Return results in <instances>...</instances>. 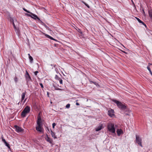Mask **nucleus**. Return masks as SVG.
<instances>
[{"label": "nucleus", "mask_w": 152, "mask_h": 152, "mask_svg": "<svg viewBox=\"0 0 152 152\" xmlns=\"http://www.w3.org/2000/svg\"><path fill=\"white\" fill-rule=\"evenodd\" d=\"M29 58L30 60L31 63H32V62L33 61V58L31 56H30V57H29Z\"/></svg>", "instance_id": "obj_19"}, {"label": "nucleus", "mask_w": 152, "mask_h": 152, "mask_svg": "<svg viewBox=\"0 0 152 152\" xmlns=\"http://www.w3.org/2000/svg\"><path fill=\"white\" fill-rule=\"evenodd\" d=\"M28 56L29 57H30V56H31L30 55V54H28Z\"/></svg>", "instance_id": "obj_41"}, {"label": "nucleus", "mask_w": 152, "mask_h": 152, "mask_svg": "<svg viewBox=\"0 0 152 152\" xmlns=\"http://www.w3.org/2000/svg\"><path fill=\"white\" fill-rule=\"evenodd\" d=\"M30 14L31 15L28 14H26V15L27 16L31 17V18H32L33 19H34L36 20V19H37L39 20L40 21V20L39 19V18L37 17V15H35L34 14L31 12V13H30Z\"/></svg>", "instance_id": "obj_5"}, {"label": "nucleus", "mask_w": 152, "mask_h": 152, "mask_svg": "<svg viewBox=\"0 0 152 152\" xmlns=\"http://www.w3.org/2000/svg\"><path fill=\"white\" fill-rule=\"evenodd\" d=\"M51 135L52 137H53L54 139H56L57 138V137L55 135V133L52 131H51Z\"/></svg>", "instance_id": "obj_16"}, {"label": "nucleus", "mask_w": 152, "mask_h": 152, "mask_svg": "<svg viewBox=\"0 0 152 152\" xmlns=\"http://www.w3.org/2000/svg\"><path fill=\"white\" fill-rule=\"evenodd\" d=\"M112 101L116 104L119 108L122 110H124L126 109V106L125 105V104H123L121 102L115 99H113Z\"/></svg>", "instance_id": "obj_1"}, {"label": "nucleus", "mask_w": 152, "mask_h": 152, "mask_svg": "<svg viewBox=\"0 0 152 152\" xmlns=\"http://www.w3.org/2000/svg\"><path fill=\"white\" fill-rule=\"evenodd\" d=\"M12 24H13V26L14 28L15 29V31H16V27L15 26V25L14 22H13Z\"/></svg>", "instance_id": "obj_27"}, {"label": "nucleus", "mask_w": 152, "mask_h": 152, "mask_svg": "<svg viewBox=\"0 0 152 152\" xmlns=\"http://www.w3.org/2000/svg\"><path fill=\"white\" fill-rule=\"evenodd\" d=\"M47 94L48 95V96H49V93L48 92H47Z\"/></svg>", "instance_id": "obj_42"}, {"label": "nucleus", "mask_w": 152, "mask_h": 152, "mask_svg": "<svg viewBox=\"0 0 152 152\" xmlns=\"http://www.w3.org/2000/svg\"><path fill=\"white\" fill-rule=\"evenodd\" d=\"M40 86H41V87L42 88H43V84L42 83H40Z\"/></svg>", "instance_id": "obj_33"}, {"label": "nucleus", "mask_w": 152, "mask_h": 152, "mask_svg": "<svg viewBox=\"0 0 152 152\" xmlns=\"http://www.w3.org/2000/svg\"><path fill=\"white\" fill-rule=\"evenodd\" d=\"M102 128V125L100 124L98 127L96 128L95 130L96 131H98L101 130Z\"/></svg>", "instance_id": "obj_10"}, {"label": "nucleus", "mask_w": 152, "mask_h": 152, "mask_svg": "<svg viewBox=\"0 0 152 152\" xmlns=\"http://www.w3.org/2000/svg\"><path fill=\"white\" fill-rule=\"evenodd\" d=\"M147 69H148V70L149 71L151 74L152 75V72L151 71V70L150 68L148 66L147 67Z\"/></svg>", "instance_id": "obj_20"}, {"label": "nucleus", "mask_w": 152, "mask_h": 152, "mask_svg": "<svg viewBox=\"0 0 152 152\" xmlns=\"http://www.w3.org/2000/svg\"><path fill=\"white\" fill-rule=\"evenodd\" d=\"M148 12L149 16L151 19V21L152 22V10H149Z\"/></svg>", "instance_id": "obj_12"}, {"label": "nucleus", "mask_w": 152, "mask_h": 152, "mask_svg": "<svg viewBox=\"0 0 152 152\" xmlns=\"http://www.w3.org/2000/svg\"><path fill=\"white\" fill-rule=\"evenodd\" d=\"M23 9L24 10V11H25V12H27L28 13H31V12H30V11H28L27 10H26V9H25V8H23Z\"/></svg>", "instance_id": "obj_26"}, {"label": "nucleus", "mask_w": 152, "mask_h": 152, "mask_svg": "<svg viewBox=\"0 0 152 152\" xmlns=\"http://www.w3.org/2000/svg\"><path fill=\"white\" fill-rule=\"evenodd\" d=\"M107 128L108 131L112 133H114L115 132V129L114 125L112 123H108L107 124Z\"/></svg>", "instance_id": "obj_2"}, {"label": "nucleus", "mask_w": 152, "mask_h": 152, "mask_svg": "<svg viewBox=\"0 0 152 152\" xmlns=\"http://www.w3.org/2000/svg\"><path fill=\"white\" fill-rule=\"evenodd\" d=\"M93 83L95 85H96L97 84V83L96 82H93Z\"/></svg>", "instance_id": "obj_35"}, {"label": "nucleus", "mask_w": 152, "mask_h": 152, "mask_svg": "<svg viewBox=\"0 0 152 152\" xmlns=\"http://www.w3.org/2000/svg\"><path fill=\"white\" fill-rule=\"evenodd\" d=\"M42 125H37V126L36 127V129L38 131L40 132H42Z\"/></svg>", "instance_id": "obj_9"}, {"label": "nucleus", "mask_w": 152, "mask_h": 152, "mask_svg": "<svg viewBox=\"0 0 152 152\" xmlns=\"http://www.w3.org/2000/svg\"><path fill=\"white\" fill-rule=\"evenodd\" d=\"M125 115H129V114H127V113H126Z\"/></svg>", "instance_id": "obj_40"}, {"label": "nucleus", "mask_w": 152, "mask_h": 152, "mask_svg": "<svg viewBox=\"0 0 152 152\" xmlns=\"http://www.w3.org/2000/svg\"><path fill=\"white\" fill-rule=\"evenodd\" d=\"M59 82L61 84H62L63 83L62 80L61 79L59 80Z\"/></svg>", "instance_id": "obj_30"}, {"label": "nucleus", "mask_w": 152, "mask_h": 152, "mask_svg": "<svg viewBox=\"0 0 152 152\" xmlns=\"http://www.w3.org/2000/svg\"><path fill=\"white\" fill-rule=\"evenodd\" d=\"M56 125V124L55 123H53L52 124L53 128L54 129L55 126Z\"/></svg>", "instance_id": "obj_29"}, {"label": "nucleus", "mask_w": 152, "mask_h": 152, "mask_svg": "<svg viewBox=\"0 0 152 152\" xmlns=\"http://www.w3.org/2000/svg\"><path fill=\"white\" fill-rule=\"evenodd\" d=\"M142 12H143L144 14V15H145V12H144V9H143L142 10Z\"/></svg>", "instance_id": "obj_38"}, {"label": "nucleus", "mask_w": 152, "mask_h": 152, "mask_svg": "<svg viewBox=\"0 0 152 152\" xmlns=\"http://www.w3.org/2000/svg\"><path fill=\"white\" fill-rule=\"evenodd\" d=\"M76 104L77 105H80L77 102Z\"/></svg>", "instance_id": "obj_36"}, {"label": "nucleus", "mask_w": 152, "mask_h": 152, "mask_svg": "<svg viewBox=\"0 0 152 152\" xmlns=\"http://www.w3.org/2000/svg\"><path fill=\"white\" fill-rule=\"evenodd\" d=\"M90 83H93V82H93L92 81H90Z\"/></svg>", "instance_id": "obj_39"}, {"label": "nucleus", "mask_w": 152, "mask_h": 152, "mask_svg": "<svg viewBox=\"0 0 152 152\" xmlns=\"http://www.w3.org/2000/svg\"><path fill=\"white\" fill-rule=\"evenodd\" d=\"M4 143L9 148H10V145L9 143H7V142H6V143Z\"/></svg>", "instance_id": "obj_23"}, {"label": "nucleus", "mask_w": 152, "mask_h": 152, "mask_svg": "<svg viewBox=\"0 0 152 152\" xmlns=\"http://www.w3.org/2000/svg\"><path fill=\"white\" fill-rule=\"evenodd\" d=\"M25 77L27 80V83H28V81L31 80V79L27 71H26V73L25 75Z\"/></svg>", "instance_id": "obj_7"}, {"label": "nucleus", "mask_w": 152, "mask_h": 152, "mask_svg": "<svg viewBox=\"0 0 152 152\" xmlns=\"http://www.w3.org/2000/svg\"><path fill=\"white\" fill-rule=\"evenodd\" d=\"M10 22H12L13 23V20L12 18H10Z\"/></svg>", "instance_id": "obj_32"}, {"label": "nucleus", "mask_w": 152, "mask_h": 152, "mask_svg": "<svg viewBox=\"0 0 152 152\" xmlns=\"http://www.w3.org/2000/svg\"><path fill=\"white\" fill-rule=\"evenodd\" d=\"M30 110V108L29 107L27 106L24 109L22 112L21 115L23 117H25L27 113L29 112Z\"/></svg>", "instance_id": "obj_3"}, {"label": "nucleus", "mask_w": 152, "mask_h": 152, "mask_svg": "<svg viewBox=\"0 0 152 152\" xmlns=\"http://www.w3.org/2000/svg\"><path fill=\"white\" fill-rule=\"evenodd\" d=\"M136 142L140 146L142 147V140L141 138L138 135H136Z\"/></svg>", "instance_id": "obj_4"}, {"label": "nucleus", "mask_w": 152, "mask_h": 152, "mask_svg": "<svg viewBox=\"0 0 152 152\" xmlns=\"http://www.w3.org/2000/svg\"><path fill=\"white\" fill-rule=\"evenodd\" d=\"M137 19V20H138V21L140 23H142L143 25L145 26V27L146 26L145 24L139 18L135 17Z\"/></svg>", "instance_id": "obj_13"}, {"label": "nucleus", "mask_w": 152, "mask_h": 152, "mask_svg": "<svg viewBox=\"0 0 152 152\" xmlns=\"http://www.w3.org/2000/svg\"><path fill=\"white\" fill-rule=\"evenodd\" d=\"M82 2L84 3L85 5L87 6L88 8H90V7L85 2H84V1H82Z\"/></svg>", "instance_id": "obj_21"}, {"label": "nucleus", "mask_w": 152, "mask_h": 152, "mask_svg": "<svg viewBox=\"0 0 152 152\" xmlns=\"http://www.w3.org/2000/svg\"><path fill=\"white\" fill-rule=\"evenodd\" d=\"M45 36L46 37H48V38H49L52 40H54V39L53 38H52V37H50V36L48 35H47V34H46L45 35Z\"/></svg>", "instance_id": "obj_18"}, {"label": "nucleus", "mask_w": 152, "mask_h": 152, "mask_svg": "<svg viewBox=\"0 0 152 152\" xmlns=\"http://www.w3.org/2000/svg\"><path fill=\"white\" fill-rule=\"evenodd\" d=\"M55 89L56 90H61V89H60L59 88H55Z\"/></svg>", "instance_id": "obj_37"}, {"label": "nucleus", "mask_w": 152, "mask_h": 152, "mask_svg": "<svg viewBox=\"0 0 152 152\" xmlns=\"http://www.w3.org/2000/svg\"><path fill=\"white\" fill-rule=\"evenodd\" d=\"M26 95V93H22V98H21V101H22L24 99L25 96Z\"/></svg>", "instance_id": "obj_17"}, {"label": "nucleus", "mask_w": 152, "mask_h": 152, "mask_svg": "<svg viewBox=\"0 0 152 152\" xmlns=\"http://www.w3.org/2000/svg\"><path fill=\"white\" fill-rule=\"evenodd\" d=\"M82 2L84 3L85 5L87 6L88 8H90V7L85 2H84V1H82Z\"/></svg>", "instance_id": "obj_22"}, {"label": "nucleus", "mask_w": 152, "mask_h": 152, "mask_svg": "<svg viewBox=\"0 0 152 152\" xmlns=\"http://www.w3.org/2000/svg\"><path fill=\"white\" fill-rule=\"evenodd\" d=\"M1 139H2V141L4 143H6V142L5 140L4 139V137H1Z\"/></svg>", "instance_id": "obj_25"}, {"label": "nucleus", "mask_w": 152, "mask_h": 152, "mask_svg": "<svg viewBox=\"0 0 152 152\" xmlns=\"http://www.w3.org/2000/svg\"><path fill=\"white\" fill-rule=\"evenodd\" d=\"M41 119L40 118H38L37 121V125H42L41 124Z\"/></svg>", "instance_id": "obj_15"}, {"label": "nucleus", "mask_w": 152, "mask_h": 152, "mask_svg": "<svg viewBox=\"0 0 152 152\" xmlns=\"http://www.w3.org/2000/svg\"><path fill=\"white\" fill-rule=\"evenodd\" d=\"M16 31H15L16 32H18V30L16 28Z\"/></svg>", "instance_id": "obj_34"}, {"label": "nucleus", "mask_w": 152, "mask_h": 152, "mask_svg": "<svg viewBox=\"0 0 152 152\" xmlns=\"http://www.w3.org/2000/svg\"><path fill=\"white\" fill-rule=\"evenodd\" d=\"M38 71H35L34 72V74L35 75H37V73H38Z\"/></svg>", "instance_id": "obj_31"}, {"label": "nucleus", "mask_w": 152, "mask_h": 152, "mask_svg": "<svg viewBox=\"0 0 152 152\" xmlns=\"http://www.w3.org/2000/svg\"><path fill=\"white\" fill-rule=\"evenodd\" d=\"M47 139V141L49 142L50 144H52L53 142V140L50 138H49L48 137H47V138H46Z\"/></svg>", "instance_id": "obj_14"}, {"label": "nucleus", "mask_w": 152, "mask_h": 152, "mask_svg": "<svg viewBox=\"0 0 152 152\" xmlns=\"http://www.w3.org/2000/svg\"><path fill=\"white\" fill-rule=\"evenodd\" d=\"M14 127L15 128L16 131L18 132H22L23 131V129L17 125H15Z\"/></svg>", "instance_id": "obj_6"}, {"label": "nucleus", "mask_w": 152, "mask_h": 152, "mask_svg": "<svg viewBox=\"0 0 152 152\" xmlns=\"http://www.w3.org/2000/svg\"><path fill=\"white\" fill-rule=\"evenodd\" d=\"M124 53H126V52H125V51H124Z\"/></svg>", "instance_id": "obj_43"}, {"label": "nucleus", "mask_w": 152, "mask_h": 152, "mask_svg": "<svg viewBox=\"0 0 152 152\" xmlns=\"http://www.w3.org/2000/svg\"><path fill=\"white\" fill-rule=\"evenodd\" d=\"M117 132L118 136H120L122 133V130L121 129H118L117 130Z\"/></svg>", "instance_id": "obj_11"}, {"label": "nucleus", "mask_w": 152, "mask_h": 152, "mask_svg": "<svg viewBox=\"0 0 152 152\" xmlns=\"http://www.w3.org/2000/svg\"><path fill=\"white\" fill-rule=\"evenodd\" d=\"M14 80L15 82L17 83L18 80V77L16 76H15L14 78Z\"/></svg>", "instance_id": "obj_24"}, {"label": "nucleus", "mask_w": 152, "mask_h": 152, "mask_svg": "<svg viewBox=\"0 0 152 152\" xmlns=\"http://www.w3.org/2000/svg\"><path fill=\"white\" fill-rule=\"evenodd\" d=\"M108 115L111 117H112L114 115V110L111 109L109 110L108 111Z\"/></svg>", "instance_id": "obj_8"}, {"label": "nucleus", "mask_w": 152, "mask_h": 152, "mask_svg": "<svg viewBox=\"0 0 152 152\" xmlns=\"http://www.w3.org/2000/svg\"><path fill=\"white\" fill-rule=\"evenodd\" d=\"M70 106V104H67L66 105V108H69Z\"/></svg>", "instance_id": "obj_28"}]
</instances>
